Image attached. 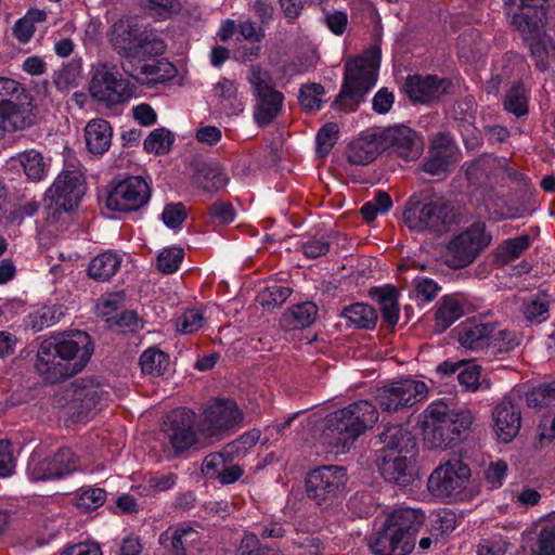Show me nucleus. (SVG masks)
<instances>
[{"instance_id": "c9c22d12", "label": "nucleus", "mask_w": 555, "mask_h": 555, "mask_svg": "<svg viewBox=\"0 0 555 555\" xmlns=\"http://www.w3.org/2000/svg\"><path fill=\"white\" fill-rule=\"evenodd\" d=\"M121 258L115 253L105 251L94 257L88 267V274L91 279L105 282L112 279L119 270Z\"/></svg>"}, {"instance_id": "aec40b11", "label": "nucleus", "mask_w": 555, "mask_h": 555, "mask_svg": "<svg viewBox=\"0 0 555 555\" xmlns=\"http://www.w3.org/2000/svg\"><path fill=\"white\" fill-rule=\"evenodd\" d=\"M34 366L42 380L49 384H56L73 376V369L61 360L53 337L41 341Z\"/></svg>"}, {"instance_id": "4c0bfd02", "label": "nucleus", "mask_w": 555, "mask_h": 555, "mask_svg": "<svg viewBox=\"0 0 555 555\" xmlns=\"http://www.w3.org/2000/svg\"><path fill=\"white\" fill-rule=\"evenodd\" d=\"M64 314L62 305L44 306L28 314L27 325L34 332H40L60 322Z\"/></svg>"}, {"instance_id": "0e129e2a", "label": "nucleus", "mask_w": 555, "mask_h": 555, "mask_svg": "<svg viewBox=\"0 0 555 555\" xmlns=\"http://www.w3.org/2000/svg\"><path fill=\"white\" fill-rule=\"evenodd\" d=\"M338 133L336 124L330 122L324 125L317 134L318 152L321 155H326L334 146Z\"/></svg>"}, {"instance_id": "5701e85b", "label": "nucleus", "mask_w": 555, "mask_h": 555, "mask_svg": "<svg viewBox=\"0 0 555 555\" xmlns=\"http://www.w3.org/2000/svg\"><path fill=\"white\" fill-rule=\"evenodd\" d=\"M369 547L374 555H410L414 550V542L385 520L369 537Z\"/></svg>"}, {"instance_id": "6e6552de", "label": "nucleus", "mask_w": 555, "mask_h": 555, "mask_svg": "<svg viewBox=\"0 0 555 555\" xmlns=\"http://www.w3.org/2000/svg\"><path fill=\"white\" fill-rule=\"evenodd\" d=\"M247 80L256 98L254 119L260 127L270 125L282 109L284 95L269 83V74L259 65H253Z\"/></svg>"}, {"instance_id": "864d4df0", "label": "nucleus", "mask_w": 555, "mask_h": 555, "mask_svg": "<svg viewBox=\"0 0 555 555\" xmlns=\"http://www.w3.org/2000/svg\"><path fill=\"white\" fill-rule=\"evenodd\" d=\"M324 88L320 83L305 85L299 91V102L307 112L319 111L322 106Z\"/></svg>"}, {"instance_id": "603ef678", "label": "nucleus", "mask_w": 555, "mask_h": 555, "mask_svg": "<svg viewBox=\"0 0 555 555\" xmlns=\"http://www.w3.org/2000/svg\"><path fill=\"white\" fill-rule=\"evenodd\" d=\"M172 142L173 137L169 130L165 128H157L154 129L145 139L144 150L157 155H164L170 150Z\"/></svg>"}, {"instance_id": "7c9ffc66", "label": "nucleus", "mask_w": 555, "mask_h": 555, "mask_svg": "<svg viewBox=\"0 0 555 555\" xmlns=\"http://www.w3.org/2000/svg\"><path fill=\"white\" fill-rule=\"evenodd\" d=\"M113 129L108 121L96 118L90 120L85 127L86 145L92 154L105 153L112 143Z\"/></svg>"}, {"instance_id": "7ed1b4c3", "label": "nucleus", "mask_w": 555, "mask_h": 555, "mask_svg": "<svg viewBox=\"0 0 555 555\" xmlns=\"http://www.w3.org/2000/svg\"><path fill=\"white\" fill-rule=\"evenodd\" d=\"M113 50L122 59L145 61L162 55L165 41L153 29L142 28L137 21L122 17L107 33Z\"/></svg>"}, {"instance_id": "6ab92c4d", "label": "nucleus", "mask_w": 555, "mask_h": 555, "mask_svg": "<svg viewBox=\"0 0 555 555\" xmlns=\"http://www.w3.org/2000/svg\"><path fill=\"white\" fill-rule=\"evenodd\" d=\"M243 421V413L233 400L217 399L207 406L202 420V430L208 436L224 433Z\"/></svg>"}, {"instance_id": "e433bc0d", "label": "nucleus", "mask_w": 555, "mask_h": 555, "mask_svg": "<svg viewBox=\"0 0 555 555\" xmlns=\"http://www.w3.org/2000/svg\"><path fill=\"white\" fill-rule=\"evenodd\" d=\"M373 296L380 306L383 320L389 325H396L399 320L398 292L392 286L376 288Z\"/></svg>"}, {"instance_id": "680f3d73", "label": "nucleus", "mask_w": 555, "mask_h": 555, "mask_svg": "<svg viewBox=\"0 0 555 555\" xmlns=\"http://www.w3.org/2000/svg\"><path fill=\"white\" fill-rule=\"evenodd\" d=\"M481 366L464 363L457 374L459 383L468 391H476L480 384Z\"/></svg>"}, {"instance_id": "9d476101", "label": "nucleus", "mask_w": 555, "mask_h": 555, "mask_svg": "<svg viewBox=\"0 0 555 555\" xmlns=\"http://www.w3.org/2000/svg\"><path fill=\"white\" fill-rule=\"evenodd\" d=\"M470 468L460 459L439 465L429 476L428 490L437 498L457 499L467 488Z\"/></svg>"}, {"instance_id": "39448f33", "label": "nucleus", "mask_w": 555, "mask_h": 555, "mask_svg": "<svg viewBox=\"0 0 555 555\" xmlns=\"http://www.w3.org/2000/svg\"><path fill=\"white\" fill-rule=\"evenodd\" d=\"M109 392L93 378H78L55 395V406L78 422H86L107 405Z\"/></svg>"}, {"instance_id": "f704fd0d", "label": "nucleus", "mask_w": 555, "mask_h": 555, "mask_svg": "<svg viewBox=\"0 0 555 555\" xmlns=\"http://www.w3.org/2000/svg\"><path fill=\"white\" fill-rule=\"evenodd\" d=\"M464 315L462 302L453 296H444L435 312V332L442 333Z\"/></svg>"}, {"instance_id": "338daca9", "label": "nucleus", "mask_w": 555, "mask_h": 555, "mask_svg": "<svg viewBox=\"0 0 555 555\" xmlns=\"http://www.w3.org/2000/svg\"><path fill=\"white\" fill-rule=\"evenodd\" d=\"M162 218L164 223L169 228L179 227L186 218V209L182 203L166 205Z\"/></svg>"}, {"instance_id": "58836bf2", "label": "nucleus", "mask_w": 555, "mask_h": 555, "mask_svg": "<svg viewBox=\"0 0 555 555\" xmlns=\"http://www.w3.org/2000/svg\"><path fill=\"white\" fill-rule=\"evenodd\" d=\"M47 20V12L38 9H30L13 27V35L21 43H27L35 30L36 24L43 23Z\"/></svg>"}, {"instance_id": "de8ad7c7", "label": "nucleus", "mask_w": 555, "mask_h": 555, "mask_svg": "<svg viewBox=\"0 0 555 555\" xmlns=\"http://www.w3.org/2000/svg\"><path fill=\"white\" fill-rule=\"evenodd\" d=\"M531 245V237L527 234L506 240L500 245L498 257L502 263H508L518 258Z\"/></svg>"}, {"instance_id": "b1692460", "label": "nucleus", "mask_w": 555, "mask_h": 555, "mask_svg": "<svg viewBox=\"0 0 555 555\" xmlns=\"http://www.w3.org/2000/svg\"><path fill=\"white\" fill-rule=\"evenodd\" d=\"M494 331V322H487L477 318L467 319L455 328L459 344L472 351L489 350L492 332Z\"/></svg>"}, {"instance_id": "423d86ee", "label": "nucleus", "mask_w": 555, "mask_h": 555, "mask_svg": "<svg viewBox=\"0 0 555 555\" xmlns=\"http://www.w3.org/2000/svg\"><path fill=\"white\" fill-rule=\"evenodd\" d=\"M403 219L413 231L442 233L453 222V214L450 204L443 197L430 196L418 199L413 196L405 205Z\"/></svg>"}, {"instance_id": "c85d7f7f", "label": "nucleus", "mask_w": 555, "mask_h": 555, "mask_svg": "<svg viewBox=\"0 0 555 555\" xmlns=\"http://www.w3.org/2000/svg\"><path fill=\"white\" fill-rule=\"evenodd\" d=\"M425 519L426 516L422 509L402 506L389 513L385 520L400 534L415 543V535L424 525Z\"/></svg>"}, {"instance_id": "ea45409f", "label": "nucleus", "mask_w": 555, "mask_h": 555, "mask_svg": "<svg viewBox=\"0 0 555 555\" xmlns=\"http://www.w3.org/2000/svg\"><path fill=\"white\" fill-rule=\"evenodd\" d=\"M169 364V357L158 348H149L140 357L141 370L145 375L162 376Z\"/></svg>"}, {"instance_id": "f8f14e48", "label": "nucleus", "mask_w": 555, "mask_h": 555, "mask_svg": "<svg viewBox=\"0 0 555 555\" xmlns=\"http://www.w3.org/2000/svg\"><path fill=\"white\" fill-rule=\"evenodd\" d=\"M347 473L344 467L326 465L311 470L306 479V493L318 505L333 502L345 490Z\"/></svg>"}, {"instance_id": "ddd939ff", "label": "nucleus", "mask_w": 555, "mask_h": 555, "mask_svg": "<svg viewBox=\"0 0 555 555\" xmlns=\"http://www.w3.org/2000/svg\"><path fill=\"white\" fill-rule=\"evenodd\" d=\"M80 467L79 457L69 448H60L52 456L41 457L34 452L27 464L31 480L61 479Z\"/></svg>"}, {"instance_id": "09e8293b", "label": "nucleus", "mask_w": 555, "mask_h": 555, "mask_svg": "<svg viewBox=\"0 0 555 555\" xmlns=\"http://www.w3.org/2000/svg\"><path fill=\"white\" fill-rule=\"evenodd\" d=\"M504 108L517 117L528 114V100L524 86L514 83L504 100Z\"/></svg>"}, {"instance_id": "5fc2aeb1", "label": "nucleus", "mask_w": 555, "mask_h": 555, "mask_svg": "<svg viewBox=\"0 0 555 555\" xmlns=\"http://www.w3.org/2000/svg\"><path fill=\"white\" fill-rule=\"evenodd\" d=\"M183 258L184 251L182 248H164L157 257V268L164 274H171L179 269Z\"/></svg>"}, {"instance_id": "1a4fd4ad", "label": "nucleus", "mask_w": 555, "mask_h": 555, "mask_svg": "<svg viewBox=\"0 0 555 555\" xmlns=\"http://www.w3.org/2000/svg\"><path fill=\"white\" fill-rule=\"evenodd\" d=\"M491 242L486 225L476 222L453 237L447 245L446 263L452 269H461L472 263L478 254Z\"/></svg>"}, {"instance_id": "4be33fe9", "label": "nucleus", "mask_w": 555, "mask_h": 555, "mask_svg": "<svg viewBox=\"0 0 555 555\" xmlns=\"http://www.w3.org/2000/svg\"><path fill=\"white\" fill-rule=\"evenodd\" d=\"M452 83L435 75H413L406 78L404 90L414 103L428 104L449 92Z\"/></svg>"}, {"instance_id": "a878e982", "label": "nucleus", "mask_w": 555, "mask_h": 555, "mask_svg": "<svg viewBox=\"0 0 555 555\" xmlns=\"http://www.w3.org/2000/svg\"><path fill=\"white\" fill-rule=\"evenodd\" d=\"M0 120L5 131L23 130L34 122L31 100L27 95L10 99L0 107Z\"/></svg>"}, {"instance_id": "a211bd4d", "label": "nucleus", "mask_w": 555, "mask_h": 555, "mask_svg": "<svg viewBox=\"0 0 555 555\" xmlns=\"http://www.w3.org/2000/svg\"><path fill=\"white\" fill-rule=\"evenodd\" d=\"M61 360L73 369V375L79 373L93 353V344L89 334L76 331L61 338H53Z\"/></svg>"}, {"instance_id": "c756f323", "label": "nucleus", "mask_w": 555, "mask_h": 555, "mask_svg": "<svg viewBox=\"0 0 555 555\" xmlns=\"http://www.w3.org/2000/svg\"><path fill=\"white\" fill-rule=\"evenodd\" d=\"M379 439L384 443L379 453L393 452L412 455L416 447L413 436L400 425L387 426L379 435Z\"/></svg>"}, {"instance_id": "69168bd1", "label": "nucleus", "mask_w": 555, "mask_h": 555, "mask_svg": "<svg viewBox=\"0 0 555 555\" xmlns=\"http://www.w3.org/2000/svg\"><path fill=\"white\" fill-rule=\"evenodd\" d=\"M16 460L12 446L7 440H0V478H5L14 473Z\"/></svg>"}, {"instance_id": "3c124183", "label": "nucleus", "mask_w": 555, "mask_h": 555, "mask_svg": "<svg viewBox=\"0 0 555 555\" xmlns=\"http://www.w3.org/2000/svg\"><path fill=\"white\" fill-rule=\"evenodd\" d=\"M106 501V492L101 488H88L75 498L77 508L82 513H88L101 507Z\"/></svg>"}, {"instance_id": "2eb2a0df", "label": "nucleus", "mask_w": 555, "mask_h": 555, "mask_svg": "<svg viewBox=\"0 0 555 555\" xmlns=\"http://www.w3.org/2000/svg\"><path fill=\"white\" fill-rule=\"evenodd\" d=\"M543 0H506L513 24L526 41L539 39L543 30L545 11Z\"/></svg>"}, {"instance_id": "8fccbe9b", "label": "nucleus", "mask_w": 555, "mask_h": 555, "mask_svg": "<svg viewBox=\"0 0 555 555\" xmlns=\"http://www.w3.org/2000/svg\"><path fill=\"white\" fill-rule=\"evenodd\" d=\"M519 345V339L515 332L507 330H498L492 332V337L489 346L491 354L507 353L514 350Z\"/></svg>"}, {"instance_id": "a18cd8bd", "label": "nucleus", "mask_w": 555, "mask_h": 555, "mask_svg": "<svg viewBox=\"0 0 555 555\" xmlns=\"http://www.w3.org/2000/svg\"><path fill=\"white\" fill-rule=\"evenodd\" d=\"M343 315L360 328H372L377 321L376 310L366 304H354L346 307Z\"/></svg>"}, {"instance_id": "4468645a", "label": "nucleus", "mask_w": 555, "mask_h": 555, "mask_svg": "<svg viewBox=\"0 0 555 555\" xmlns=\"http://www.w3.org/2000/svg\"><path fill=\"white\" fill-rule=\"evenodd\" d=\"M86 192V181L78 168H65L48 190V197L56 209L69 211L78 206Z\"/></svg>"}, {"instance_id": "13d9d810", "label": "nucleus", "mask_w": 555, "mask_h": 555, "mask_svg": "<svg viewBox=\"0 0 555 555\" xmlns=\"http://www.w3.org/2000/svg\"><path fill=\"white\" fill-rule=\"evenodd\" d=\"M555 402V380L541 384L528 395V403L532 406H548Z\"/></svg>"}, {"instance_id": "774afa93", "label": "nucleus", "mask_w": 555, "mask_h": 555, "mask_svg": "<svg viewBox=\"0 0 555 555\" xmlns=\"http://www.w3.org/2000/svg\"><path fill=\"white\" fill-rule=\"evenodd\" d=\"M228 464L220 452L207 455L202 464V473L210 479H217L223 466Z\"/></svg>"}, {"instance_id": "49530a36", "label": "nucleus", "mask_w": 555, "mask_h": 555, "mask_svg": "<svg viewBox=\"0 0 555 555\" xmlns=\"http://www.w3.org/2000/svg\"><path fill=\"white\" fill-rule=\"evenodd\" d=\"M81 66L78 62H69L53 74V83L60 92H66L77 86Z\"/></svg>"}, {"instance_id": "0eeeda50", "label": "nucleus", "mask_w": 555, "mask_h": 555, "mask_svg": "<svg viewBox=\"0 0 555 555\" xmlns=\"http://www.w3.org/2000/svg\"><path fill=\"white\" fill-rule=\"evenodd\" d=\"M89 92L98 102L114 106L128 102L134 95L135 86L119 73L115 64L99 62L92 67Z\"/></svg>"}, {"instance_id": "9b49d317", "label": "nucleus", "mask_w": 555, "mask_h": 555, "mask_svg": "<svg viewBox=\"0 0 555 555\" xmlns=\"http://www.w3.org/2000/svg\"><path fill=\"white\" fill-rule=\"evenodd\" d=\"M428 387L422 380L405 378L376 390L375 399L383 411L392 413L413 406L427 398Z\"/></svg>"}, {"instance_id": "2f4dec72", "label": "nucleus", "mask_w": 555, "mask_h": 555, "mask_svg": "<svg viewBox=\"0 0 555 555\" xmlns=\"http://www.w3.org/2000/svg\"><path fill=\"white\" fill-rule=\"evenodd\" d=\"M193 182L205 192L216 193L228 184L229 178L219 165L198 163L195 165Z\"/></svg>"}, {"instance_id": "f257e3e1", "label": "nucleus", "mask_w": 555, "mask_h": 555, "mask_svg": "<svg viewBox=\"0 0 555 555\" xmlns=\"http://www.w3.org/2000/svg\"><path fill=\"white\" fill-rule=\"evenodd\" d=\"M378 416V411L371 401L352 402L327 415L322 439L336 452H346L362 434L377 423Z\"/></svg>"}, {"instance_id": "473e14b6", "label": "nucleus", "mask_w": 555, "mask_h": 555, "mask_svg": "<svg viewBox=\"0 0 555 555\" xmlns=\"http://www.w3.org/2000/svg\"><path fill=\"white\" fill-rule=\"evenodd\" d=\"M318 311V306L311 301L294 305L283 313L281 325L286 331L308 327L315 321Z\"/></svg>"}, {"instance_id": "4d7b16f0", "label": "nucleus", "mask_w": 555, "mask_h": 555, "mask_svg": "<svg viewBox=\"0 0 555 555\" xmlns=\"http://www.w3.org/2000/svg\"><path fill=\"white\" fill-rule=\"evenodd\" d=\"M205 317L198 309L184 311L176 321V326L181 334H192L203 327Z\"/></svg>"}, {"instance_id": "f03ea898", "label": "nucleus", "mask_w": 555, "mask_h": 555, "mask_svg": "<svg viewBox=\"0 0 555 555\" xmlns=\"http://www.w3.org/2000/svg\"><path fill=\"white\" fill-rule=\"evenodd\" d=\"M423 415V439L428 449L444 450L455 446L474 422L470 411L455 412L442 402L429 404Z\"/></svg>"}, {"instance_id": "052dcab7", "label": "nucleus", "mask_w": 555, "mask_h": 555, "mask_svg": "<svg viewBox=\"0 0 555 555\" xmlns=\"http://www.w3.org/2000/svg\"><path fill=\"white\" fill-rule=\"evenodd\" d=\"M27 99L26 89L13 78L0 76V107L10 99Z\"/></svg>"}, {"instance_id": "20e7f679", "label": "nucleus", "mask_w": 555, "mask_h": 555, "mask_svg": "<svg viewBox=\"0 0 555 555\" xmlns=\"http://www.w3.org/2000/svg\"><path fill=\"white\" fill-rule=\"evenodd\" d=\"M379 50H372L345 64L344 82L333 107L354 112L375 86L379 67Z\"/></svg>"}, {"instance_id": "a19ab883", "label": "nucleus", "mask_w": 555, "mask_h": 555, "mask_svg": "<svg viewBox=\"0 0 555 555\" xmlns=\"http://www.w3.org/2000/svg\"><path fill=\"white\" fill-rule=\"evenodd\" d=\"M27 178L31 181H40L44 178L48 165L42 154L36 150L24 151L17 156Z\"/></svg>"}, {"instance_id": "f3484780", "label": "nucleus", "mask_w": 555, "mask_h": 555, "mask_svg": "<svg viewBox=\"0 0 555 555\" xmlns=\"http://www.w3.org/2000/svg\"><path fill=\"white\" fill-rule=\"evenodd\" d=\"M196 415L188 408H178L167 414L164 434L177 453L184 452L197 442Z\"/></svg>"}, {"instance_id": "79ce46f5", "label": "nucleus", "mask_w": 555, "mask_h": 555, "mask_svg": "<svg viewBox=\"0 0 555 555\" xmlns=\"http://www.w3.org/2000/svg\"><path fill=\"white\" fill-rule=\"evenodd\" d=\"M530 51L539 70L555 69V43L553 41L540 38L532 40Z\"/></svg>"}, {"instance_id": "6e6d98bb", "label": "nucleus", "mask_w": 555, "mask_h": 555, "mask_svg": "<svg viewBox=\"0 0 555 555\" xmlns=\"http://www.w3.org/2000/svg\"><path fill=\"white\" fill-rule=\"evenodd\" d=\"M198 532L190 526L173 529L171 534V555H186V546L197 539Z\"/></svg>"}, {"instance_id": "e2e57ef3", "label": "nucleus", "mask_w": 555, "mask_h": 555, "mask_svg": "<svg viewBox=\"0 0 555 555\" xmlns=\"http://www.w3.org/2000/svg\"><path fill=\"white\" fill-rule=\"evenodd\" d=\"M292 289L286 286L273 285L267 287L260 295L259 300L262 306L278 307L286 301L289 297Z\"/></svg>"}, {"instance_id": "dca6fc26", "label": "nucleus", "mask_w": 555, "mask_h": 555, "mask_svg": "<svg viewBox=\"0 0 555 555\" xmlns=\"http://www.w3.org/2000/svg\"><path fill=\"white\" fill-rule=\"evenodd\" d=\"M151 190L142 177H128L108 194L106 207L111 210L129 212L143 207L150 199Z\"/></svg>"}, {"instance_id": "cd10ccee", "label": "nucleus", "mask_w": 555, "mask_h": 555, "mask_svg": "<svg viewBox=\"0 0 555 555\" xmlns=\"http://www.w3.org/2000/svg\"><path fill=\"white\" fill-rule=\"evenodd\" d=\"M455 146L451 141L441 137L433 143L429 155L423 164V170L431 176H441L455 162Z\"/></svg>"}, {"instance_id": "393cba45", "label": "nucleus", "mask_w": 555, "mask_h": 555, "mask_svg": "<svg viewBox=\"0 0 555 555\" xmlns=\"http://www.w3.org/2000/svg\"><path fill=\"white\" fill-rule=\"evenodd\" d=\"M492 417L498 440L508 443L519 433L521 426L520 409L509 399H503L495 405Z\"/></svg>"}, {"instance_id": "bf43d9fd", "label": "nucleus", "mask_w": 555, "mask_h": 555, "mask_svg": "<svg viewBox=\"0 0 555 555\" xmlns=\"http://www.w3.org/2000/svg\"><path fill=\"white\" fill-rule=\"evenodd\" d=\"M214 95L224 102H228L231 106L242 109L241 104L237 103V86L229 78H221L214 86Z\"/></svg>"}, {"instance_id": "bb28decb", "label": "nucleus", "mask_w": 555, "mask_h": 555, "mask_svg": "<svg viewBox=\"0 0 555 555\" xmlns=\"http://www.w3.org/2000/svg\"><path fill=\"white\" fill-rule=\"evenodd\" d=\"M376 463L380 475L387 482L403 487L410 483L412 476L408 454L378 453Z\"/></svg>"}, {"instance_id": "37998d69", "label": "nucleus", "mask_w": 555, "mask_h": 555, "mask_svg": "<svg viewBox=\"0 0 555 555\" xmlns=\"http://www.w3.org/2000/svg\"><path fill=\"white\" fill-rule=\"evenodd\" d=\"M550 310V299L545 293L526 299L522 304V315L531 323H542L547 320Z\"/></svg>"}, {"instance_id": "c03bdc74", "label": "nucleus", "mask_w": 555, "mask_h": 555, "mask_svg": "<svg viewBox=\"0 0 555 555\" xmlns=\"http://www.w3.org/2000/svg\"><path fill=\"white\" fill-rule=\"evenodd\" d=\"M140 74L144 76V83L155 85L172 79L177 75V68L168 61L159 60L141 67Z\"/></svg>"}, {"instance_id": "412c9836", "label": "nucleus", "mask_w": 555, "mask_h": 555, "mask_svg": "<svg viewBox=\"0 0 555 555\" xmlns=\"http://www.w3.org/2000/svg\"><path fill=\"white\" fill-rule=\"evenodd\" d=\"M383 150H391L405 160L417 159L423 152L422 139L409 127L399 126L380 133Z\"/></svg>"}, {"instance_id": "72a5a7b5", "label": "nucleus", "mask_w": 555, "mask_h": 555, "mask_svg": "<svg viewBox=\"0 0 555 555\" xmlns=\"http://www.w3.org/2000/svg\"><path fill=\"white\" fill-rule=\"evenodd\" d=\"M383 150L380 134L369 138H359L347 147V158L354 165H367L372 163Z\"/></svg>"}]
</instances>
